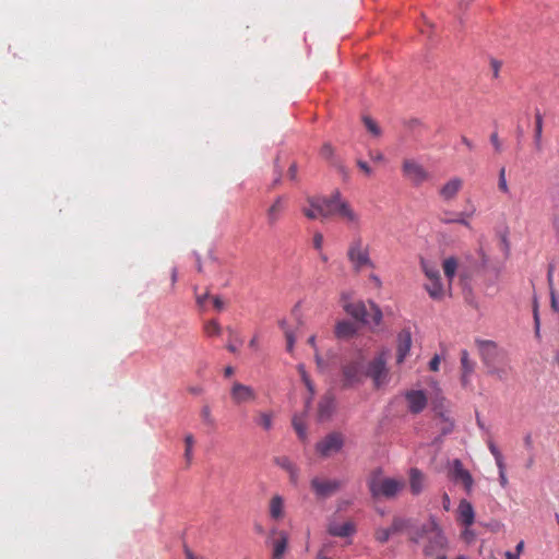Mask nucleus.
I'll return each instance as SVG.
<instances>
[{"label":"nucleus","instance_id":"1","mask_svg":"<svg viewBox=\"0 0 559 559\" xmlns=\"http://www.w3.org/2000/svg\"><path fill=\"white\" fill-rule=\"evenodd\" d=\"M478 347L481 361L487 368V373L500 381L507 380L511 371L507 353L492 341H480L478 342Z\"/></svg>","mask_w":559,"mask_h":559},{"label":"nucleus","instance_id":"2","mask_svg":"<svg viewBox=\"0 0 559 559\" xmlns=\"http://www.w3.org/2000/svg\"><path fill=\"white\" fill-rule=\"evenodd\" d=\"M411 540L418 543L420 539L426 538L427 544L424 547L426 556H433L447 547L448 540L444 536L442 528L437 522L431 519L428 523L423 524L415 531L409 532Z\"/></svg>","mask_w":559,"mask_h":559},{"label":"nucleus","instance_id":"3","mask_svg":"<svg viewBox=\"0 0 559 559\" xmlns=\"http://www.w3.org/2000/svg\"><path fill=\"white\" fill-rule=\"evenodd\" d=\"M341 302L345 312L361 323L378 325L382 320V311L373 302H369V311L362 301H350V296L346 293L342 294Z\"/></svg>","mask_w":559,"mask_h":559},{"label":"nucleus","instance_id":"4","mask_svg":"<svg viewBox=\"0 0 559 559\" xmlns=\"http://www.w3.org/2000/svg\"><path fill=\"white\" fill-rule=\"evenodd\" d=\"M405 485L403 478L382 477L380 472L373 474L368 481L371 496L385 499L395 498L405 488Z\"/></svg>","mask_w":559,"mask_h":559},{"label":"nucleus","instance_id":"5","mask_svg":"<svg viewBox=\"0 0 559 559\" xmlns=\"http://www.w3.org/2000/svg\"><path fill=\"white\" fill-rule=\"evenodd\" d=\"M347 259L355 272L374 267V264L370 258L369 246L365 243L360 236H356L349 242L347 248Z\"/></svg>","mask_w":559,"mask_h":559},{"label":"nucleus","instance_id":"6","mask_svg":"<svg viewBox=\"0 0 559 559\" xmlns=\"http://www.w3.org/2000/svg\"><path fill=\"white\" fill-rule=\"evenodd\" d=\"M388 356V352H381L368 364V367L365 371L366 376L372 380L373 385L377 389H380L389 383L390 373L386 367Z\"/></svg>","mask_w":559,"mask_h":559},{"label":"nucleus","instance_id":"7","mask_svg":"<svg viewBox=\"0 0 559 559\" xmlns=\"http://www.w3.org/2000/svg\"><path fill=\"white\" fill-rule=\"evenodd\" d=\"M341 200L340 192H335L331 198H309L307 203L319 211L320 218L325 219L337 215Z\"/></svg>","mask_w":559,"mask_h":559},{"label":"nucleus","instance_id":"8","mask_svg":"<svg viewBox=\"0 0 559 559\" xmlns=\"http://www.w3.org/2000/svg\"><path fill=\"white\" fill-rule=\"evenodd\" d=\"M343 386H352L362 381L366 376L365 365L361 357L345 364L342 368Z\"/></svg>","mask_w":559,"mask_h":559},{"label":"nucleus","instance_id":"9","mask_svg":"<svg viewBox=\"0 0 559 559\" xmlns=\"http://www.w3.org/2000/svg\"><path fill=\"white\" fill-rule=\"evenodd\" d=\"M343 445L344 436L341 432H331L317 443L316 450L321 456L329 457L340 452Z\"/></svg>","mask_w":559,"mask_h":559},{"label":"nucleus","instance_id":"10","mask_svg":"<svg viewBox=\"0 0 559 559\" xmlns=\"http://www.w3.org/2000/svg\"><path fill=\"white\" fill-rule=\"evenodd\" d=\"M403 176L413 185L419 186L429 177L427 170L414 159H404L402 164Z\"/></svg>","mask_w":559,"mask_h":559},{"label":"nucleus","instance_id":"11","mask_svg":"<svg viewBox=\"0 0 559 559\" xmlns=\"http://www.w3.org/2000/svg\"><path fill=\"white\" fill-rule=\"evenodd\" d=\"M269 539L272 544V558L271 559H284V555L288 546V534L285 531H281L277 527H273L270 531Z\"/></svg>","mask_w":559,"mask_h":559},{"label":"nucleus","instance_id":"12","mask_svg":"<svg viewBox=\"0 0 559 559\" xmlns=\"http://www.w3.org/2000/svg\"><path fill=\"white\" fill-rule=\"evenodd\" d=\"M287 207V199L285 195H278L265 211L266 225L273 228L283 217Z\"/></svg>","mask_w":559,"mask_h":559},{"label":"nucleus","instance_id":"13","mask_svg":"<svg viewBox=\"0 0 559 559\" xmlns=\"http://www.w3.org/2000/svg\"><path fill=\"white\" fill-rule=\"evenodd\" d=\"M342 486L337 479H323L314 477L311 480V488L318 498H328L334 495Z\"/></svg>","mask_w":559,"mask_h":559},{"label":"nucleus","instance_id":"14","mask_svg":"<svg viewBox=\"0 0 559 559\" xmlns=\"http://www.w3.org/2000/svg\"><path fill=\"white\" fill-rule=\"evenodd\" d=\"M451 476L454 481L462 483L467 493H471L474 485V479L471 473L464 468L460 460H454L452 463Z\"/></svg>","mask_w":559,"mask_h":559},{"label":"nucleus","instance_id":"15","mask_svg":"<svg viewBox=\"0 0 559 559\" xmlns=\"http://www.w3.org/2000/svg\"><path fill=\"white\" fill-rule=\"evenodd\" d=\"M337 215L341 219L345 222L350 227L359 228L361 224V218L359 213H357L353 206L345 200H341L337 209Z\"/></svg>","mask_w":559,"mask_h":559},{"label":"nucleus","instance_id":"16","mask_svg":"<svg viewBox=\"0 0 559 559\" xmlns=\"http://www.w3.org/2000/svg\"><path fill=\"white\" fill-rule=\"evenodd\" d=\"M408 409L412 414L421 413L427 406V395L421 390H411L405 394Z\"/></svg>","mask_w":559,"mask_h":559},{"label":"nucleus","instance_id":"17","mask_svg":"<svg viewBox=\"0 0 559 559\" xmlns=\"http://www.w3.org/2000/svg\"><path fill=\"white\" fill-rule=\"evenodd\" d=\"M230 395H231L233 401L236 404L251 402V401H254L257 397V394L251 386L245 385L239 382H235L233 384Z\"/></svg>","mask_w":559,"mask_h":559},{"label":"nucleus","instance_id":"18","mask_svg":"<svg viewBox=\"0 0 559 559\" xmlns=\"http://www.w3.org/2000/svg\"><path fill=\"white\" fill-rule=\"evenodd\" d=\"M412 346V334L408 329L402 330L397 335L396 362L403 364Z\"/></svg>","mask_w":559,"mask_h":559},{"label":"nucleus","instance_id":"19","mask_svg":"<svg viewBox=\"0 0 559 559\" xmlns=\"http://www.w3.org/2000/svg\"><path fill=\"white\" fill-rule=\"evenodd\" d=\"M475 361L469 358V354L466 349L461 352V383L463 388H467L472 382V374L475 371Z\"/></svg>","mask_w":559,"mask_h":559},{"label":"nucleus","instance_id":"20","mask_svg":"<svg viewBox=\"0 0 559 559\" xmlns=\"http://www.w3.org/2000/svg\"><path fill=\"white\" fill-rule=\"evenodd\" d=\"M463 187V180L454 177L447 181L439 190V195L445 202L452 201L456 198L457 193Z\"/></svg>","mask_w":559,"mask_h":559},{"label":"nucleus","instance_id":"21","mask_svg":"<svg viewBox=\"0 0 559 559\" xmlns=\"http://www.w3.org/2000/svg\"><path fill=\"white\" fill-rule=\"evenodd\" d=\"M487 445H488V449H489L490 453L495 457L496 465H497V467L499 469V480H500V484H501L502 487H506L507 484H508V478H507V475H506V464H504L503 455H502V453L500 452V450L498 449V447L496 445V443L492 440H488L487 441Z\"/></svg>","mask_w":559,"mask_h":559},{"label":"nucleus","instance_id":"22","mask_svg":"<svg viewBox=\"0 0 559 559\" xmlns=\"http://www.w3.org/2000/svg\"><path fill=\"white\" fill-rule=\"evenodd\" d=\"M474 520L475 512L472 503L465 499H462L457 508V522L466 527H469L474 523Z\"/></svg>","mask_w":559,"mask_h":559},{"label":"nucleus","instance_id":"23","mask_svg":"<svg viewBox=\"0 0 559 559\" xmlns=\"http://www.w3.org/2000/svg\"><path fill=\"white\" fill-rule=\"evenodd\" d=\"M356 532V526L352 521L344 523L330 522L328 525V533L336 537H347Z\"/></svg>","mask_w":559,"mask_h":559},{"label":"nucleus","instance_id":"24","mask_svg":"<svg viewBox=\"0 0 559 559\" xmlns=\"http://www.w3.org/2000/svg\"><path fill=\"white\" fill-rule=\"evenodd\" d=\"M335 408V400L332 394H325L319 402L318 417L320 420L329 419Z\"/></svg>","mask_w":559,"mask_h":559},{"label":"nucleus","instance_id":"25","mask_svg":"<svg viewBox=\"0 0 559 559\" xmlns=\"http://www.w3.org/2000/svg\"><path fill=\"white\" fill-rule=\"evenodd\" d=\"M269 513L272 520L280 521L285 515L284 499L280 495H275L271 498L269 503Z\"/></svg>","mask_w":559,"mask_h":559},{"label":"nucleus","instance_id":"26","mask_svg":"<svg viewBox=\"0 0 559 559\" xmlns=\"http://www.w3.org/2000/svg\"><path fill=\"white\" fill-rule=\"evenodd\" d=\"M409 487L414 496L419 495L425 487V475L416 467L409 471Z\"/></svg>","mask_w":559,"mask_h":559},{"label":"nucleus","instance_id":"27","mask_svg":"<svg viewBox=\"0 0 559 559\" xmlns=\"http://www.w3.org/2000/svg\"><path fill=\"white\" fill-rule=\"evenodd\" d=\"M357 324L350 321H340L335 326V336L337 338L347 340L357 333Z\"/></svg>","mask_w":559,"mask_h":559},{"label":"nucleus","instance_id":"28","mask_svg":"<svg viewBox=\"0 0 559 559\" xmlns=\"http://www.w3.org/2000/svg\"><path fill=\"white\" fill-rule=\"evenodd\" d=\"M473 213H450L445 212L440 221L444 224L457 223L466 227H471L469 222L466 217H471Z\"/></svg>","mask_w":559,"mask_h":559},{"label":"nucleus","instance_id":"29","mask_svg":"<svg viewBox=\"0 0 559 559\" xmlns=\"http://www.w3.org/2000/svg\"><path fill=\"white\" fill-rule=\"evenodd\" d=\"M428 295L435 300H441L445 296V290L440 282V278L429 280L425 285Z\"/></svg>","mask_w":559,"mask_h":559},{"label":"nucleus","instance_id":"30","mask_svg":"<svg viewBox=\"0 0 559 559\" xmlns=\"http://www.w3.org/2000/svg\"><path fill=\"white\" fill-rule=\"evenodd\" d=\"M457 265H459L457 260L453 257L447 258L443 261L442 267H443L444 275L449 281V286H451V283L455 276Z\"/></svg>","mask_w":559,"mask_h":559},{"label":"nucleus","instance_id":"31","mask_svg":"<svg viewBox=\"0 0 559 559\" xmlns=\"http://www.w3.org/2000/svg\"><path fill=\"white\" fill-rule=\"evenodd\" d=\"M390 527H391L393 534L400 533L403 531H407L409 533L411 531H415L418 528V527H414L412 525L411 520H406V519H402V518H394L392 525Z\"/></svg>","mask_w":559,"mask_h":559},{"label":"nucleus","instance_id":"32","mask_svg":"<svg viewBox=\"0 0 559 559\" xmlns=\"http://www.w3.org/2000/svg\"><path fill=\"white\" fill-rule=\"evenodd\" d=\"M543 116L539 111L535 114L534 143L537 151L542 150Z\"/></svg>","mask_w":559,"mask_h":559},{"label":"nucleus","instance_id":"33","mask_svg":"<svg viewBox=\"0 0 559 559\" xmlns=\"http://www.w3.org/2000/svg\"><path fill=\"white\" fill-rule=\"evenodd\" d=\"M254 421L264 430H270L273 426V415L272 413L259 412L254 418Z\"/></svg>","mask_w":559,"mask_h":559},{"label":"nucleus","instance_id":"34","mask_svg":"<svg viewBox=\"0 0 559 559\" xmlns=\"http://www.w3.org/2000/svg\"><path fill=\"white\" fill-rule=\"evenodd\" d=\"M203 331L206 336H218L222 333V328L217 320H210L204 323Z\"/></svg>","mask_w":559,"mask_h":559},{"label":"nucleus","instance_id":"35","mask_svg":"<svg viewBox=\"0 0 559 559\" xmlns=\"http://www.w3.org/2000/svg\"><path fill=\"white\" fill-rule=\"evenodd\" d=\"M421 267L428 280L440 278V272L436 265H431L430 263L423 260Z\"/></svg>","mask_w":559,"mask_h":559},{"label":"nucleus","instance_id":"36","mask_svg":"<svg viewBox=\"0 0 559 559\" xmlns=\"http://www.w3.org/2000/svg\"><path fill=\"white\" fill-rule=\"evenodd\" d=\"M185 444H186L185 459L187 461V464L190 465L191 461H192V449L194 445V438L191 433H188L185 437Z\"/></svg>","mask_w":559,"mask_h":559},{"label":"nucleus","instance_id":"37","mask_svg":"<svg viewBox=\"0 0 559 559\" xmlns=\"http://www.w3.org/2000/svg\"><path fill=\"white\" fill-rule=\"evenodd\" d=\"M200 415L205 425L210 427H215V419L212 416V412L209 405H204L202 407Z\"/></svg>","mask_w":559,"mask_h":559},{"label":"nucleus","instance_id":"38","mask_svg":"<svg viewBox=\"0 0 559 559\" xmlns=\"http://www.w3.org/2000/svg\"><path fill=\"white\" fill-rule=\"evenodd\" d=\"M281 326L284 330L286 336V349L288 353H292L296 341V336L290 330L285 328V322H282Z\"/></svg>","mask_w":559,"mask_h":559},{"label":"nucleus","instance_id":"39","mask_svg":"<svg viewBox=\"0 0 559 559\" xmlns=\"http://www.w3.org/2000/svg\"><path fill=\"white\" fill-rule=\"evenodd\" d=\"M392 530L391 527L389 528H378L374 533V537L376 539L381 543V544H384L389 540L390 536L392 535Z\"/></svg>","mask_w":559,"mask_h":559},{"label":"nucleus","instance_id":"40","mask_svg":"<svg viewBox=\"0 0 559 559\" xmlns=\"http://www.w3.org/2000/svg\"><path fill=\"white\" fill-rule=\"evenodd\" d=\"M364 123L368 131L374 136H379L381 134V129L370 117H364Z\"/></svg>","mask_w":559,"mask_h":559},{"label":"nucleus","instance_id":"41","mask_svg":"<svg viewBox=\"0 0 559 559\" xmlns=\"http://www.w3.org/2000/svg\"><path fill=\"white\" fill-rule=\"evenodd\" d=\"M322 158L333 162L334 160V148L330 143H324L320 150Z\"/></svg>","mask_w":559,"mask_h":559},{"label":"nucleus","instance_id":"42","mask_svg":"<svg viewBox=\"0 0 559 559\" xmlns=\"http://www.w3.org/2000/svg\"><path fill=\"white\" fill-rule=\"evenodd\" d=\"M498 188L503 193H509V191H510L508 182H507V178H506V168L504 167H502L499 170Z\"/></svg>","mask_w":559,"mask_h":559},{"label":"nucleus","instance_id":"43","mask_svg":"<svg viewBox=\"0 0 559 559\" xmlns=\"http://www.w3.org/2000/svg\"><path fill=\"white\" fill-rule=\"evenodd\" d=\"M298 370H299V373L301 376V379H302L305 385L307 386V389L309 390L310 394L312 395L314 393V386H313V383L311 382L309 376L307 374L304 366L300 365L298 367Z\"/></svg>","mask_w":559,"mask_h":559},{"label":"nucleus","instance_id":"44","mask_svg":"<svg viewBox=\"0 0 559 559\" xmlns=\"http://www.w3.org/2000/svg\"><path fill=\"white\" fill-rule=\"evenodd\" d=\"M298 370H299V373L301 376V379H302L305 385L307 386V389L309 390L310 394L312 395L314 393V386H313V383L311 382L309 376L307 374L304 366L300 365L298 367Z\"/></svg>","mask_w":559,"mask_h":559},{"label":"nucleus","instance_id":"45","mask_svg":"<svg viewBox=\"0 0 559 559\" xmlns=\"http://www.w3.org/2000/svg\"><path fill=\"white\" fill-rule=\"evenodd\" d=\"M275 463L287 472L296 466L287 456L276 457Z\"/></svg>","mask_w":559,"mask_h":559},{"label":"nucleus","instance_id":"46","mask_svg":"<svg viewBox=\"0 0 559 559\" xmlns=\"http://www.w3.org/2000/svg\"><path fill=\"white\" fill-rule=\"evenodd\" d=\"M293 426H294L296 432L298 433L299 438L305 439L306 438V427L302 424V421L299 418L294 417Z\"/></svg>","mask_w":559,"mask_h":559},{"label":"nucleus","instance_id":"47","mask_svg":"<svg viewBox=\"0 0 559 559\" xmlns=\"http://www.w3.org/2000/svg\"><path fill=\"white\" fill-rule=\"evenodd\" d=\"M302 213L309 219L320 218V213L317 209L312 207L309 203L307 206L302 207Z\"/></svg>","mask_w":559,"mask_h":559},{"label":"nucleus","instance_id":"48","mask_svg":"<svg viewBox=\"0 0 559 559\" xmlns=\"http://www.w3.org/2000/svg\"><path fill=\"white\" fill-rule=\"evenodd\" d=\"M312 243L316 250L322 251L323 247V235L319 231L314 233Z\"/></svg>","mask_w":559,"mask_h":559},{"label":"nucleus","instance_id":"49","mask_svg":"<svg viewBox=\"0 0 559 559\" xmlns=\"http://www.w3.org/2000/svg\"><path fill=\"white\" fill-rule=\"evenodd\" d=\"M490 142L497 153H500L502 151V143H501L497 132H493L490 135Z\"/></svg>","mask_w":559,"mask_h":559},{"label":"nucleus","instance_id":"50","mask_svg":"<svg viewBox=\"0 0 559 559\" xmlns=\"http://www.w3.org/2000/svg\"><path fill=\"white\" fill-rule=\"evenodd\" d=\"M461 536H462L463 540L466 542L467 544L475 540V533L469 527H466V526H465L464 531L462 532Z\"/></svg>","mask_w":559,"mask_h":559},{"label":"nucleus","instance_id":"51","mask_svg":"<svg viewBox=\"0 0 559 559\" xmlns=\"http://www.w3.org/2000/svg\"><path fill=\"white\" fill-rule=\"evenodd\" d=\"M212 302H213V307L218 311H222L225 307V302L219 296H213Z\"/></svg>","mask_w":559,"mask_h":559},{"label":"nucleus","instance_id":"52","mask_svg":"<svg viewBox=\"0 0 559 559\" xmlns=\"http://www.w3.org/2000/svg\"><path fill=\"white\" fill-rule=\"evenodd\" d=\"M440 365V358L438 355L433 356L429 362V368L431 371H438Z\"/></svg>","mask_w":559,"mask_h":559},{"label":"nucleus","instance_id":"53","mask_svg":"<svg viewBox=\"0 0 559 559\" xmlns=\"http://www.w3.org/2000/svg\"><path fill=\"white\" fill-rule=\"evenodd\" d=\"M357 166L368 176H370L372 174V170L371 168L369 167V165L364 162V160H358L357 162Z\"/></svg>","mask_w":559,"mask_h":559},{"label":"nucleus","instance_id":"54","mask_svg":"<svg viewBox=\"0 0 559 559\" xmlns=\"http://www.w3.org/2000/svg\"><path fill=\"white\" fill-rule=\"evenodd\" d=\"M442 507L445 511H449L451 507V500L447 492L442 495Z\"/></svg>","mask_w":559,"mask_h":559},{"label":"nucleus","instance_id":"55","mask_svg":"<svg viewBox=\"0 0 559 559\" xmlns=\"http://www.w3.org/2000/svg\"><path fill=\"white\" fill-rule=\"evenodd\" d=\"M290 481L296 484L298 480V468L297 466L293 467L290 471H288Z\"/></svg>","mask_w":559,"mask_h":559},{"label":"nucleus","instance_id":"56","mask_svg":"<svg viewBox=\"0 0 559 559\" xmlns=\"http://www.w3.org/2000/svg\"><path fill=\"white\" fill-rule=\"evenodd\" d=\"M288 177L292 179V180H295L296 177H297V166L295 164H292L288 168V173H287Z\"/></svg>","mask_w":559,"mask_h":559},{"label":"nucleus","instance_id":"57","mask_svg":"<svg viewBox=\"0 0 559 559\" xmlns=\"http://www.w3.org/2000/svg\"><path fill=\"white\" fill-rule=\"evenodd\" d=\"M207 298H210V295L207 293L203 294V295H198L197 296V304L200 306V307H203L205 301L207 300Z\"/></svg>","mask_w":559,"mask_h":559},{"label":"nucleus","instance_id":"58","mask_svg":"<svg viewBox=\"0 0 559 559\" xmlns=\"http://www.w3.org/2000/svg\"><path fill=\"white\" fill-rule=\"evenodd\" d=\"M524 444L527 449H532L533 448V438H532V435L531 433H527L525 437H524Z\"/></svg>","mask_w":559,"mask_h":559},{"label":"nucleus","instance_id":"59","mask_svg":"<svg viewBox=\"0 0 559 559\" xmlns=\"http://www.w3.org/2000/svg\"><path fill=\"white\" fill-rule=\"evenodd\" d=\"M461 141H462V143H463L464 145H466V147H467L468 150H473V148H474V145H473L472 141H471L469 139H467L466 136H464V135H463V136L461 138Z\"/></svg>","mask_w":559,"mask_h":559},{"label":"nucleus","instance_id":"60","mask_svg":"<svg viewBox=\"0 0 559 559\" xmlns=\"http://www.w3.org/2000/svg\"><path fill=\"white\" fill-rule=\"evenodd\" d=\"M369 278L374 284L376 287H381V281L377 275L371 274Z\"/></svg>","mask_w":559,"mask_h":559},{"label":"nucleus","instance_id":"61","mask_svg":"<svg viewBox=\"0 0 559 559\" xmlns=\"http://www.w3.org/2000/svg\"><path fill=\"white\" fill-rule=\"evenodd\" d=\"M491 66H492V69H493V75L495 76H498V73H499V70H500V63L496 60H492L491 61Z\"/></svg>","mask_w":559,"mask_h":559},{"label":"nucleus","instance_id":"62","mask_svg":"<svg viewBox=\"0 0 559 559\" xmlns=\"http://www.w3.org/2000/svg\"><path fill=\"white\" fill-rule=\"evenodd\" d=\"M444 420L447 421V426L444 428H442V431H443V433H449L452 431L453 423L448 421V419H445V418H444Z\"/></svg>","mask_w":559,"mask_h":559},{"label":"nucleus","instance_id":"63","mask_svg":"<svg viewBox=\"0 0 559 559\" xmlns=\"http://www.w3.org/2000/svg\"><path fill=\"white\" fill-rule=\"evenodd\" d=\"M504 556H506V559H520L519 555L511 552V551H507L504 554Z\"/></svg>","mask_w":559,"mask_h":559},{"label":"nucleus","instance_id":"64","mask_svg":"<svg viewBox=\"0 0 559 559\" xmlns=\"http://www.w3.org/2000/svg\"><path fill=\"white\" fill-rule=\"evenodd\" d=\"M373 160L380 162L383 159V155L380 152L370 155Z\"/></svg>","mask_w":559,"mask_h":559}]
</instances>
